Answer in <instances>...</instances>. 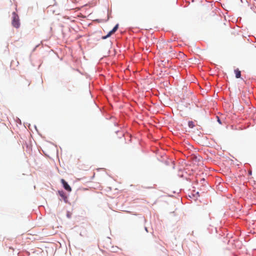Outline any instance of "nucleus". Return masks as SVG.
I'll list each match as a JSON object with an SVG mask.
<instances>
[{
  "instance_id": "f03ea898",
  "label": "nucleus",
  "mask_w": 256,
  "mask_h": 256,
  "mask_svg": "<svg viewBox=\"0 0 256 256\" xmlns=\"http://www.w3.org/2000/svg\"><path fill=\"white\" fill-rule=\"evenodd\" d=\"M30 83L31 82L30 80L24 78L20 81V86L22 88H26L30 86Z\"/></svg>"
},
{
  "instance_id": "6e6552de",
  "label": "nucleus",
  "mask_w": 256,
  "mask_h": 256,
  "mask_svg": "<svg viewBox=\"0 0 256 256\" xmlns=\"http://www.w3.org/2000/svg\"><path fill=\"white\" fill-rule=\"evenodd\" d=\"M145 230L148 232V229H147V228H145Z\"/></svg>"
},
{
  "instance_id": "0eeeda50",
  "label": "nucleus",
  "mask_w": 256,
  "mask_h": 256,
  "mask_svg": "<svg viewBox=\"0 0 256 256\" xmlns=\"http://www.w3.org/2000/svg\"><path fill=\"white\" fill-rule=\"evenodd\" d=\"M58 194L60 195V196L61 197H62V198H66V196L65 194H64V192H62V191H59L58 192Z\"/></svg>"
},
{
  "instance_id": "f257e3e1",
  "label": "nucleus",
  "mask_w": 256,
  "mask_h": 256,
  "mask_svg": "<svg viewBox=\"0 0 256 256\" xmlns=\"http://www.w3.org/2000/svg\"><path fill=\"white\" fill-rule=\"evenodd\" d=\"M12 24L16 28H19L20 26L18 16L15 12L12 13Z\"/></svg>"
},
{
  "instance_id": "423d86ee",
  "label": "nucleus",
  "mask_w": 256,
  "mask_h": 256,
  "mask_svg": "<svg viewBox=\"0 0 256 256\" xmlns=\"http://www.w3.org/2000/svg\"><path fill=\"white\" fill-rule=\"evenodd\" d=\"M188 126L190 128H194L195 126V124L192 121H189L188 122Z\"/></svg>"
},
{
  "instance_id": "39448f33",
  "label": "nucleus",
  "mask_w": 256,
  "mask_h": 256,
  "mask_svg": "<svg viewBox=\"0 0 256 256\" xmlns=\"http://www.w3.org/2000/svg\"><path fill=\"white\" fill-rule=\"evenodd\" d=\"M234 72L236 74V78H240L241 76V72L238 69L234 70Z\"/></svg>"
},
{
  "instance_id": "20e7f679",
  "label": "nucleus",
  "mask_w": 256,
  "mask_h": 256,
  "mask_svg": "<svg viewBox=\"0 0 256 256\" xmlns=\"http://www.w3.org/2000/svg\"><path fill=\"white\" fill-rule=\"evenodd\" d=\"M60 182L63 185V186L64 188L67 190L68 192H71L72 191V188L65 181L64 179H61Z\"/></svg>"
},
{
  "instance_id": "7ed1b4c3",
  "label": "nucleus",
  "mask_w": 256,
  "mask_h": 256,
  "mask_svg": "<svg viewBox=\"0 0 256 256\" xmlns=\"http://www.w3.org/2000/svg\"><path fill=\"white\" fill-rule=\"evenodd\" d=\"M118 28V24H117L115 26L113 29L108 33V34L106 36L102 37V39L104 40L110 37L112 34H114L117 30Z\"/></svg>"
},
{
  "instance_id": "1a4fd4ad",
  "label": "nucleus",
  "mask_w": 256,
  "mask_h": 256,
  "mask_svg": "<svg viewBox=\"0 0 256 256\" xmlns=\"http://www.w3.org/2000/svg\"><path fill=\"white\" fill-rule=\"evenodd\" d=\"M218 122L220 123V120L219 119L218 120Z\"/></svg>"
}]
</instances>
